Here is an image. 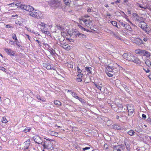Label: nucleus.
<instances>
[{
	"label": "nucleus",
	"mask_w": 151,
	"mask_h": 151,
	"mask_svg": "<svg viewBox=\"0 0 151 151\" xmlns=\"http://www.w3.org/2000/svg\"><path fill=\"white\" fill-rule=\"evenodd\" d=\"M123 58L127 60L132 62L136 64L141 65V62L140 60L133 54L130 53H124L123 55Z\"/></svg>",
	"instance_id": "f257e3e1"
},
{
	"label": "nucleus",
	"mask_w": 151,
	"mask_h": 151,
	"mask_svg": "<svg viewBox=\"0 0 151 151\" xmlns=\"http://www.w3.org/2000/svg\"><path fill=\"white\" fill-rule=\"evenodd\" d=\"M29 14L31 16L37 19H41L43 18L42 13L37 10H34L32 12H29Z\"/></svg>",
	"instance_id": "f03ea898"
},
{
	"label": "nucleus",
	"mask_w": 151,
	"mask_h": 151,
	"mask_svg": "<svg viewBox=\"0 0 151 151\" xmlns=\"http://www.w3.org/2000/svg\"><path fill=\"white\" fill-rule=\"evenodd\" d=\"M132 16L134 20L136 22H139L138 26L140 28H142V25H144V24L146 23L145 22L143 21V17L139 16L137 14L134 13L132 14Z\"/></svg>",
	"instance_id": "7ed1b4c3"
},
{
	"label": "nucleus",
	"mask_w": 151,
	"mask_h": 151,
	"mask_svg": "<svg viewBox=\"0 0 151 151\" xmlns=\"http://www.w3.org/2000/svg\"><path fill=\"white\" fill-rule=\"evenodd\" d=\"M111 63L110 64L108 65L106 67L107 71L109 72L115 73L116 71V68L118 66V64L115 63Z\"/></svg>",
	"instance_id": "20e7f679"
},
{
	"label": "nucleus",
	"mask_w": 151,
	"mask_h": 151,
	"mask_svg": "<svg viewBox=\"0 0 151 151\" xmlns=\"http://www.w3.org/2000/svg\"><path fill=\"white\" fill-rule=\"evenodd\" d=\"M47 140H48V141H44V143L42 146L44 147V149H47L48 150H52L53 149L52 144L50 142L52 141L51 139L45 138Z\"/></svg>",
	"instance_id": "39448f33"
},
{
	"label": "nucleus",
	"mask_w": 151,
	"mask_h": 151,
	"mask_svg": "<svg viewBox=\"0 0 151 151\" xmlns=\"http://www.w3.org/2000/svg\"><path fill=\"white\" fill-rule=\"evenodd\" d=\"M79 20V22L80 24H82L83 22L86 26L88 27H90L91 29H92L90 27V25L92 24V22L89 19H86L84 17H81Z\"/></svg>",
	"instance_id": "423d86ee"
},
{
	"label": "nucleus",
	"mask_w": 151,
	"mask_h": 151,
	"mask_svg": "<svg viewBox=\"0 0 151 151\" xmlns=\"http://www.w3.org/2000/svg\"><path fill=\"white\" fill-rule=\"evenodd\" d=\"M50 5L51 6L57 8L60 7L61 4L60 1L58 0H52L50 3Z\"/></svg>",
	"instance_id": "0eeeda50"
},
{
	"label": "nucleus",
	"mask_w": 151,
	"mask_h": 151,
	"mask_svg": "<svg viewBox=\"0 0 151 151\" xmlns=\"http://www.w3.org/2000/svg\"><path fill=\"white\" fill-rule=\"evenodd\" d=\"M144 25H142V28L146 33L149 35H151V29L149 27L148 25L146 23H144Z\"/></svg>",
	"instance_id": "6e6552de"
},
{
	"label": "nucleus",
	"mask_w": 151,
	"mask_h": 151,
	"mask_svg": "<svg viewBox=\"0 0 151 151\" xmlns=\"http://www.w3.org/2000/svg\"><path fill=\"white\" fill-rule=\"evenodd\" d=\"M47 27H49V25H46L45 27L42 28H41L40 29L42 32L44 34H46L50 36V33L49 31L48 30Z\"/></svg>",
	"instance_id": "1a4fd4ad"
},
{
	"label": "nucleus",
	"mask_w": 151,
	"mask_h": 151,
	"mask_svg": "<svg viewBox=\"0 0 151 151\" xmlns=\"http://www.w3.org/2000/svg\"><path fill=\"white\" fill-rule=\"evenodd\" d=\"M4 50L8 55L12 56H15V52L11 49L5 48L4 49Z\"/></svg>",
	"instance_id": "9d476101"
},
{
	"label": "nucleus",
	"mask_w": 151,
	"mask_h": 151,
	"mask_svg": "<svg viewBox=\"0 0 151 151\" xmlns=\"http://www.w3.org/2000/svg\"><path fill=\"white\" fill-rule=\"evenodd\" d=\"M43 66L46 68L48 70H55V68L53 67V65L49 63H43Z\"/></svg>",
	"instance_id": "9b49d317"
},
{
	"label": "nucleus",
	"mask_w": 151,
	"mask_h": 151,
	"mask_svg": "<svg viewBox=\"0 0 151 151\" xmlns=\"http://www.w3.org/2000/svg\"><path fill=\"white\" fill-rule=\"evenodd\" d=\"M127 108L129 113L128 114L129 115H131L134 111V106L132 105H128Z\"/></svg>",
	"instance_id": "f8f14e48"
},
{
	"label": "nucleus",
	"mask_w": 151,
	"mask_h": 151,
	"mask_svg": "<svg viewBox=\"0 0 151 151\" xmlns=\"http://www.w3.org/2000/svg\"><path fill=\"white\" fill-rule=\"evenodd\" d=\"M109 32L111 35L115 37L117 39L121 40H123V39L121 37L120 35L117 32H115L111 30H109Z\"/></svg>",
	"instance_id": "ddd939ff"
},
{
	"label": "nucleus",
	"mask_w": 151,
	"mask_h": 151,
	"mask_svg": "<svg viewBox=\"0 0 151 151\" xmlns=\"http://www.w3.org/2000/svg\"><path fill=\"white\" fill-rule=\"evenodd\" d=\"M35 142L38 144H42V141L41 137L37 135H36L33 137Z\"/></svg>",
	"instance_id": "4468645a"
},
{
	"label": "nucleus",
	"mask_w": 151,
	"mask_h": 151,
	"mask_svg": "<svg viewBox=\"0 0 151 151\" xmlns=\"http://www.w3.org/2000/svg\"><path fill=\"white\" fill-rule=\"evenodd\" d=\"M15 5L17 6V8L18 9H21L23 10H25L26 5L24 4H22L21 3H16Z\"/></svg>",
	"instance_id": "2eb2a0df"
},
{
	"label": "nucleus",
	"mask_w": 151,
	"mask_h": 151,
	"mask_svg": "<svg viewBox=\"0 0 151 151\" xmlns=\"http://www.w3.org/2000/svg\"><path fill=\"white\" fill-rule=\"evenodd\" d=\"M146 50H144L137 49L135 50V53L137 54H139L141 55H144Z\"/></svg>",
	"instance_id": "dca6fc26"
},
{
	"label": "nucleus",
	"mask_w": 151,
	"mask_h": 151,
	"mask_svg": "<svg viewBox=\"0 0 151 151\" xmlns=\"http://www.w3.org/2000/svg\"><path fill=\"white\" fill-rule=\"evenodd\" d=\"M135 42L136 44L139 45L145 43L142 41V37H141L140 38H137L135 40Z\"/></svg>",
	"instance_id": "f3484780"
},
{
	"label": "nucleus",
	"mask_w": 151,
	"mask_h": 151,
	"mask_svg": "<svg viewBox=\"0 0 151 151\" xmlns=\"http://www.w3.org/2000/svg\"><path fill=\"white\" fill-rule=\"evenodd\" d=\"M30 142L29 139H28L27 141L24 142V143L25 144V145L24 146V148L25 150L28 149Z\"/></svg>",
	"instance_id": "a211bd4d"
},
{
	"label": "nucleus",
	"mask_w": 151,
	"mask_h": 151,
	"mask_svg": "<svg viewBox=\"0 0 151 151\" xmlns=\"http://www.w3.org/2000/svg\"><path fill=\"white\" fill-rule=\"evenodd\" d=\"M34 8L32 6L30 5H26L25 10L27 11L30 12H32L34 10Z\"/></svg>",
	"instance_id": "6ab92c4d"
},
{
	"label": "nucleus",
	"mask_w": 151,
	"mask_h": 151,
	"mask_svg": "<svg viewBox=\"0 0 151 151\" xmlns=\"http://www.w3.org/2000/svg\"><path fill=\"white\" fill-rule=\"evenodd\" d=\"M112 128L115 130H118L122 129V127H121L120 126L117 124L113 125L112 126Z\"/></svg>",
	"instance_id": "aec40b11"
},
{
	"label": "nucleus",
	"mask_w": 151,
	"mask_h": 151,
	"mask_svg": "<svg viewBox=\"0 0 151 151\" xmlns=\"http://www.w3.org/2000/svg\"><path fill=\"white\" fill-rule=\"evenodd\" d=\"M122 86L124 87L125 90L128 93L130 92V90L128 86L126 84L122 83L121 84Z\"/></svg>",
	"instance_id": "412c9836"
},
{
	"label": "nucleus",
	"mask_w": 151,
	"mask_h": 151,
	"mask_svg": "<svg viewBox=\"0 0 151 151\" xmlns=\"http://www.w3.org/2000/svg\"><path fill=\"white\" fill-rule=\"evenodd\" d=\"M63 2L66 6L68 7L70 6V0H63Z\"/></svg>",
	"instance_id": "4be33fe9"
},
{
	"label": "nucleus",
	"mask_w": 151,
	"mask_h": 151,
	"mask_svg": "<svg viewBox=\"0 0 151 151\" xmlns=\"http://www.w3.org/2000/svg\"><path fill=\"white\" fill-rule=\"evenodd\" d=\"M145 63L146 65L148 67H150L151 66V62L150 60L148 59H145Z\"/></svg>",
	"instance_id": "5701e85b"
},
{
	"label": "nucleus",
	"mask_w": 151,
	"mask_h": 151,
	"mask_svg": "<svg viewBox=\"0 0 151 151\" xmlns=\"http://www.w3.org/2000/svg\"><path fill=\"white\" fill-rule=\"evenodd\" d=\"M128 134L131 136H133L136 133L132 130H130L127 132Z\"/></svg>",
	"instance_id": "b1692460"
},
{
	"label": "nucleus",
	"mask_w": 151,
	"mask_h": 151,
	"mask_svg": "<svg viewBox=\"0 0 151 151\" xmlns=\"http://www.w3.org/2000/svg\"><path fill=\"white\" fill-rule=\"evenodd\" d=\"M124 28L128 30L129 31L131 32L132 30V28L129 25L127 24H126V25L125 27Z\"/></svg>",
	"instance_id": "393cba45"
},
{
	"label": "nucleus",
	"mask_w": 151,
	"mask_h": 151,
	"mask_svg": "<svg viewBox=\"0 0 151 151\" xmlns=\"http://www.w3.org/2000/svg\"><path fill=\"white\" fill-rule=\"evenodd\" d=\"M80 33L77 30H75V31L73 32V34L77 37H78V35Z\"/></svg>",
	"instance_id": "a878e982"
},
{
	"label": "nucleus",
	"mask_w": 151,
	"mask_h": 151,
	"mask_svg": "<svg viewBox=\"0 0 151 151\" xmlns=\"http://www.w3.org/2000/svg\"><path fill=\"white\" fill-rule=\"evenodd\" d=\"M78 37L81 38L83 39H84L86 38V36L84 34H83L80 33L78 35Z\"/></svg>",
	"instance_id": "bb28decb"
},
{
	"label": "nucleus",
	"mask_w": 151,
	"mask_h": 151,
	"mask_svg": "<svg viewBox=\"0 0 151 151\" xmlns=\"http://www.w3.org/2000/svg\"><path fill=\"white\" fill-rule=\"evenodd\" d=\"M141 37H142V41L143 42H147L149 40V38L147 36H145L144 37L142 36Z\"/></svg>",
	"instance_id": "cd10ccee"
},
{
	"label": "nucleus",
	"mask_w": 151,
	"mask_h": 151,
	"mask_svg": "<svg viewBox=\"0 0 151 151\" xmlns=\"http://www.w3.org/2000/svg\"><path fill=\"white\" fill-rule=\"evenodd\" d=\"M63 46L64 47H63V48L67 50H69L71 48V47L68 44L65 45L64 46Z\"/></svg>",
	"instance_id": "c85d7f7f"
},
{
	"label": "nucleus",
	"mask_w": 151,
	"mask_h": 151,
	"mask_svg": "<svg viewBox=\"0 0 151 151\" xmlns=\"http://www.w3.org/2000/svg\"><path fill=\"white\" fill-rule=\"evenodd\" d=\"M78 26L82 30H83L84 31H86L87 32L89 31V30L88 29H86L85 28H84L82 26L79 24H78Z\"/></svg>",
	"instance_id": "c756f323"
},
{
	"label": "nucleus",
	"mask_w": 151,
	"mask_h": 151,
	"mask_svg": "<svg viewBox=\"0 0 151 151\" xmlns=\"http://www.w3.org/2000/svg\"><path fill=\"white\" fill-rule=\"evenodd\" d=\"M150 56L151 55L150 53L146 51L145 52L144 56H146V58H149Z\"/></svg>",
	"instance_id": "7c9ffc66"
},
{
	"label": "nucleus",
	"mask_w": 151,
	"mask_h": 151,
	"mask_svg": "<svg viewBox=\"0 0 151 151\" xmlns=\"http://www.w3.org/2000/svg\"><path fill=\"white\" fill-rule=\"evenodd\" d=\"M85 70L88 72L89 73H91L92 68L91 67H88L85 68Z\"/></svg>",
	"instance_id": "2f4dec72"
},
{
	"label": "nucleus",
	"mask_w": 151,
	"mask_h": 151,
	"mask_svg": "<svg viewBox=\"0 0 151 151\" xmlns=\"http://www.w3.org/2000/svg\"><path fill=\"white\" fill-rule=\"evenodd\" d=\"M71 94L72 96L76 99H78V98H79V97L78 96L77 94H76L75 93L72 92V93H71Z\"/></svg>",
	"instance_id": "473e14b6"
},
{
	"label": "nucleus",
	"mask_w": 151,
	"mask_h": 151,
	"mask_svg": "<svg viewBox=\"0 0 151 151\" xmlns=\"http://www.w3.org/2000/svg\"><path fill=\"white\" fill-rule=\"evenodd\" d=\"M111 23L114 26H116L117 28H119L117 26V23L115 21H112L111 22Z\"/></svg>",
	"instance_id": "72a5a7b5"
},
{
	"label": "nucleus",
	"mask_w": 151,
	"mask_h": 151,
	"mask_svg": "<svg viewBox=\"0 0 151 151\" xmlns=\"http://www.w3.org/2000/svg\"><path fill=\"white\" fill-rule=\"evenodd\" d=\"M39 25L42 27L41 28H42L44 27H45L47 24H45L44 23L41 22H38Z\"/></svg>",
	"instance_id": "f704fd0d"
},
{
	"label": "nucleus",
	"mask_w": 151,
	"mask_h": 151,
	"mask_svg": "<svg viewBox=\"0 0 151 151\" xmlns=\"http://www.w3.org/2000/svg\"><path fill=\"white\" fill-rule=\"evenodd\" d=\"M31 129V128L30 127H26L25 129H24L23 131L24 132L27 133L28 132H29Z\"/></svg>",
	"instance_id": "c9c22d12"
},
{
	"label": "nucleus",
	"mask_w": 151,
	"mask_h": 151,
	"mask_svg": "<svg viewBox=\"0 0 151 151\" xmlns=\"http://www.w3.org/2000/svg\"><path fill=\"white\" fill-rule=\"evenodd\" d=\"M14 42H15V44H16L17 46L19 47L21 46V45L19 44V41L17 39L14 40Z\"/></svg>",
	"instance_id": "e433bc0d"
},
{
	"label": "nucleus",
	"mask_w": 151,
	"mask_h": 151,
	"mask_svg": "<svg viewBox=\"0 0 151 151\" xmlns=\"http://www.w3.org/2000/svg\"><path fill=\"white\" fill-rule=\"evenodd\" d=\"M54 103L55 105L58 106H60L61 105V103L59 101H55Z\"/></svg>",
	"instance_id": "4c0bfd02"
},
{
	"label": "nucleus",
	"mask_w": 151,
	"mask_h": 151,
	"mask_svg": "<svg viewBox=\"0 0 151 151\" xmlns=\"http://www.w3.org/2000/svg\"><path fill=\"white\" fill-rule=\"evenodd\" d=\"M86 47L88 49H90L92 46V45L90 43H87L86 45H85Z\"/></svg>",
	"instance_id": "58836bf2"
},
{
	"label": "nucleus",
	"mask_w": 151,
	"mask_h": 151,
	"mask_svg": "<svg viewBox=\"0 0 151 151\" xmlns=\"http://www.w3.org/2000/svg\"><path fill=\"white\" fill-rule=\"evenodd\" d=\"M1 121L3 123H6L8 122L7 120L6 119L5 117H3Z\"/></svg>",
	"instance_id": "ea45409f"
},
{
	"label": "nucleus",
	"mask_w": 151,
	"mask_h": 151,
	"mask_svg": "<svg viewBox=\"0 0 151 151\" xmlns=\"http://www.w3.org/2000/svg\"><path fill=\"white\" fill-rule=\"evenodd\" d=\"M9 43L11 45H14L15 44V42H14V41L12 40H9Z\"/></svg>",
	"instance_id": "a19ab883"
},
{
	"label": "nucleus",
	"mask_w": 151,
	"mask_h": 151,
	"mask_svg": "<svg viewBox=\"0 0 151 151\" xmlns=\"http://www.w3.org/2000/svg\"><path fill=\"white\" fill-rule=\"evenodd\" d=\"M95 86L99 90H101V86H99V85H98L97 84H95Z\"/></svg>",
	"instance_id": "79ce46f5"
},
{
	"label": "nucleus",
	"mask_w": 151,
	"mask_h": 151,
	"mask_svg": "<svg viewBox=\"0 0 151 151\" xmlns=\"http://www.w3.org/2000/svg\"><path fill=\"white\" fill-rule=\"evenodd\" d=\"M12 37L13 38V40H15L17 39V37L16 36V35L15 34H13L12 35Z\"/></svg>",
	"instance_id": "37998d69"
},
{
	"label": "nucleus",
	"mask_w": 151,
	"mask_h": 151,
	"mask_svg": "<svg viewBox=\"0 0 151 151\" xmlns=\"http://www.w3.org/2000/svg\"><path fill=\"white\" fill-rule=\"evenodd\" d=\"M125 145L126 146V147H127V150H129L130 149V145L129 144H126V143H125Z\"/></svg>",
	"instance_id": "c03bdc74"
},
{
	"label": "nucleus",
	"mask_w": 151,
	"mask_h": 151,
	"mask_svg": "<svg viewBox=\"0 0 151 151\" xmlns=\"http://www.w3.org/2000/svg\"><path fill=\"white\" fill-rule=\"evenodd\" d=\"M77 72L79 73H81L82 71L78 67H77Z\"/></svg>",
	"instance_id": "a18cd8bd"
},
{
	"label": "nucleus",
	"mask_w": 151,
	"mask_h": 151,
	"mask_svg": "<svg viewBox=\"0 0 151 151\" xmlns=\"http://www.w3.org/2000/svg\"><path fill=\"white\" fill-rule=\"evenodd\" d=\"M83 75V73H79L77 75V76L78 78H81L82 77Z\"/></svg>",
	"instance_id": "49530a36"
},
{
	"label": "nucleus",
	"mask_w": 151,
	"mask_h": 151,
	"mask_svg": "<svg viewBox=\"0 0 151 151\" xmlns=\"http://www.w3.org/2000/svg\"><path fill=\"white\" fill-rule=\"evenodd\" d=\"M137 6L141 8H143L144 9H145L146 8L145 7H143L142 6V5L138 3L137 4Z\"/></svg>",
	"instance_id": "de8ad7c7"
},
{
	"label": "nucleus",
	"mask_w": 151,
	"mask_h": 151,
	"mask_svg": "<svg viewBox=\"0 0 151 151\" xmlns=\"http://www.w3.org/2000/svg\"><path fill=\"white\" fill-rule=\"evenodd\" d=\"M143 69L146 73H149L150 71V70H149L148 68H147V70L144 68H143Z\"/></svg>",
	"instance_id": "09e8293b"
},
{
	"label": "nucleus",
	"mask_w": 151,
	"mask_h": 151,
	"mask_svg": "<svg viewBox=\"0 0 151 151\" xmlns=\"http://www.w3.org/2000/svg\"><path fill=\"white\" fill-rule=\"evenodd\" d=\"M106 73L108 76L109 77H112L113 76L112 74L109 73V72L107 73Z\"/></svg>",
	"instance_id": "8fccbe9b"
},
{
	"label": "nucleus",
	"mask_w": 151,
	"mask_h": 151,
	"mask_svg": "<svg viewBox=\"0 0 151 151\" xmlns=\"http://www.w3.org/2000/svg\"><path fill=\"white\" fill-rule=\"evenodd\" d=\"M120 24L124 28L126 25V24H124L123 22H120Z\"/></svg>",
	"instance_id": "3c124183"
},
{
	"label": "nucleus",
	"mask_w": 151,
	"mask_h": 151,
	"mask_svg": "<svg viewBox=\"0 0 151 151\" xmlns=\"http://www.w3.org/2000/svg\"><path fill=\"white\" fill-rule=\"evenodd\" d=\"M1 70L5 72H6V69L5 68H4V67H1Z\"/></svg>",
	"instance_id": "603ef678"
},
{
	"label": "nucleus",
	"mask_w": 151,
	"mask_h": 151,
	"mask_svg": "<svg viewBox=\"0 0 151 151\" xmlns=\"http://www.w3.org/2000/svg\"><path fill=\"white\" fill-rule=\"evenodd\" d=\"M76 80V81L79 82H81L82 81V79H81V78H77Z\"/></svg>",
	"instance_id": "864d4df0"
},
{
	"label": "nucleus",
	"mask_w": 151,
	"mask_h": 151,
	"mask_svg": "<svg viewBox=\"0 0 151 151\" xmlns=\"http://www.w3.org/2000/svg\"><path fill=\"white\" fill-rule=\"evenodd\" d=\"M90 149V147H86L85 148H83L82 149L83 151H85Z\"/></svg>",
	"instance_id": "5fc2aeb1"
},
{
	"label": "nucleus",
	"mask_w": 151,
	"mask_h": 151,
	"mask_svg": "<svg viewBox=\"0 0 151 151\" xmlns=\"http://www.w3.org/2000/svg\"><path fill=\"white\" fill-rule=\"evenodd\" d=\"M142 118L144 119H145L146 118V115L144 114H142Z\"/></svg>",
	"instance_id": "6e6d98bb"
},
{
	"label": "nucleus",
	"mask_w": 151,
	"mask_h": 151,
	"mask_svg": "<svg viewBox=\"0 0 151 151\" xmlns=\"http://www.w3.org/2000/svg\"><path fill=\"white\" fill-rule=\"evenodd\" d=\"M36 98L38 100H42L41 99L40 96L39 95H37V96H36Z\"/></svg>",
	"instance_id": "4d7b16f0"
},
{
	"label": "nucleus",
	"mask_w": 151,
	"mask_h": 151,
	"mask_svg": "<svg viewBox=\"0 0 151 151\" xmlns=\"http://www.w3.org/2000/svg\"><path fill=\"white\" fill-rule=\"evenodd\" d=\"M104 147L106 149H108V145L106 144H105L104 145Z\"/></svg>",
	"instance_id": "13d9d810"
},
{
	"label": "nucleus",
	"mask_w": 151,
	"mask_h": 151,
	"mask_svg": "<svg viewBox=\"0 0 151 151\" xmlns=\"http://www.w3.org/2000/svg\"><path fill=\"white\" fill-rule=\"evenodd\" d=\"M106 16H109V18H111V14H110L108 13H107L106 14Z\"/></svg>",
	"instance_id": "bf43d9fd"
},
{
	"label": "nucleus",
	"mask_w": 151,
	"mask_h": 151,
	"mask_svg": "<svg viewBox=\"0 0 151 151\" xmlns=\"http://www.w3.org/2000/svg\"><path fill=\"white\" fill-rule=\"evenodd\" d=\"M78 100H79V101H81V102L82 103H83V99L82 98H80V97H79V98H78Z\"/></svg>",
	"instance_id": "052dcab7"
},
{
	"label": "nucleus",
	"mask_w": 151,
	"mask_h": 151,
	"mask_svg": "<svg viewBox=\"0 0 151 151\" xmlns=\"http://www.w3.org/2000/svg\"><path fill=\"white\" fill-rule=\"evenodd\" d=\"M65 45L64 44V43H60V46H61L63 48V47H64L63 46H64Z\"/></svg>",
	"instance_id": "680f3d73"
},
{
	"label": "nucleus",
	"mask_w": 151,
	"mask_h": 151,
	"mask_svg": "<svg viewBox=\"0 0 151 151\" xmlns=\"http://www.w3.org/2000/svg\"><path fill=\"white\" fill-rule=\"evenodd\" d=\"M121 146V147H122V145H114V148H117L119 146Z\"/></svg>",
	"instance_id": "e2e57ef3"
},
{
	"label": "nucleus",
	"mask_w": 151,
	"mask_h": 151,
	"mask_svg": "<svg viewBox=\"0 0 151 151\" xmlns=\"http://www.w3.org/2000/svg\"><path fill=\"white\" fill-rule=\"evenodd\" d=\"M25 35L26 36V37H27L29 40H30V38H31V37L30 36L28 35L25 34Z\"/></svg>",
	"instance_id": "0e129e2a"
},
{
	"label": "nucleus",
	"mask_w": 151,
	"mask_h": 151,
	"mask_svg": "<svg viewBox=\"0 0 151 151\" xmlns=\"http://www.w3.org/2000/svg\"><path fill=\"white\" fill-rule=\"evenodd\" d=\"M54 134H51V135L53 136H57V135H58V133L56 132H54Z\"/></svg>",
	"instance_id": "69168bd1"
},
{
	"label": "nucleus",
	"mask_w": 151,
	"mask_h": 151,
	"mask_svg": "<svg viewBox=\"0 0 151 151\" xmlns=\"http://www.w3.org/2000/svg\"><path fill=\"white\" fill-rule=\"evenodd\" d=\"M36 41L38 43V44H39V45L40 46H41L40 45V44H41V42H40V41L39 40H37Z\"/></svg>",
	"instance_id": "338daca9"
},
{
	"label": "nucleus",
	"mask_w": 151,
	"mask_h": 151,
	"mask_svg": "<svg viewBox=\"0 0 151 151\" xmlns=\"http://www.w3.org/2000/svg\"><path fill=\"white\" fill-rule=\"evenodd\" d=\"M148 77L151 80V73H150V74L148 76Z\"/></svg>",
	"instance_id": "774afa93"
}]
</instances>
